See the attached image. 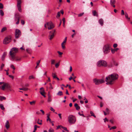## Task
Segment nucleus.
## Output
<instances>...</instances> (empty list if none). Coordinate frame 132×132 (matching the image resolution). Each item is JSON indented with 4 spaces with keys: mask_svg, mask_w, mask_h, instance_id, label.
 <instances>
[{
    "mask_svg": "<svg viewBox=\"0 0 132 132\" xmlns=\"http://www.w3.org/2000/svg\"><path fill=\"white\" fill-rule=\"evenodd\" d=\"M39 122V119H38L37 121V123L40 125H42V123L41 122Z\"/></svg>",
    "mask_w": 132,
    "mask_h": 132,
    "instance_id": "obj_45",
    "label": "nucleus"
},
{
    "mask_svg": "<svg viewBox=\"0 0 132 132\" xmlns=\"http://www.w3.org/2000/svg\"><path fill=\"white\" fill-rule=\"evenodd\" d=\"M47 121H48L49 120L51 123H52L53 122V121H51V119L49 117V115H48L47 116Z\"/></svg>",
    "mask_w": 132,
    "mask_h": 132,
    "instance_id": "obj_28",
    "label": "nucleus"
},
{
    "mask_svg": "<svg viewBox=\"0 0 132 132\" xmlns=\"http://www.w3.org/2000/svg\"><path fill=\"white\" fill-rule=\"evenodd\" d=\"M125 14L124 11L123 10H122L121 11V15H124Z\"/></svg>",
    "mask_w": 132,
    "mask_h": 132,
    "instance_id": "obj_52",
    "label": "nucleus"
},
{
    "mask_svg": "<svg viewBox=\"0 0 132 132\" xmlns=\"http://www.w3.org/2000/svg\"><path fill=\"white\" fill-rule=\"evenodd\" d=\"M17 6H21V0H17Z\"/></svg>",
    "mask_w": 132,
    "mask_h": 132,
    "instance_id": "obj_24",
    "label": "nucleus"
},
{
    "mask_svg": "<svg viewBox=\"0 0 132 132\" xmlns=\"http://www.w3.org/2000/svg\"><path fill=\"white\" fill-rule=\"evenodd\" d=\"M4 65L3 64H2L1 67V69L2 70L3 68L4 67Z\"/></svg>",
    "mask_w": 132,
    "mask_h": 132,
    "instance_id": "obj_46",
    "label": "nucleus"
},
{
    "mask_svg": "<svg viewBox=\"0 0 132 132\" xmlns=\"http://www.w3.org/2000/svg\"><path fill=\"white\" fill-rule=\"evenodd\" d=\"M52 101V99L51 98V96L49 95H48V98L47 100V102L50 103Z\"/></svg>",
    "mask_w": 132,
    "mask_h": 132,
    "instance_id": "obj_21",
    "label": "nucleus"
},
{
    "mask_svg": "<svg viewBox=\"0 0 132 132\" xmlns=\"http://www.w3.org/2000/svg\"><path fill=\"white\" fill-rule=\"evenodd\" d=\"M113 65L117 66L118 65V63L116 62L114 60L112 59L111 61L108 64V66L109 67H111Z\"/></svg>",
    "mask_w": 132,
    "mask_h": 132,
    "instance_id": "obj_8",
    "label": "nucleus"
},
{
    "mask_svg": "<svg viewBox=\"0 0 132 132\" xmlns=\"http://www.w3.org/2000/svg\"><path fill=\"white\" fill-rule=\"evenodd\" d=\"M9 76L10 78H12V79H14V77L13 76L11 75H9Z\"/></svg>",
    "mask_w": 132,
    "mask_h": 132,
    "instance_id": "obj_59",
    "label": "nucleus"
},
{
    "mask_svg": "<svg viewBox=\"0 0 132 132\" xmlns=\"http://www.w3.org/2000/svg\"><path fill=\"white\" fill-rule=\"evenodd\" d=\"M34 78V77L32 76H30L29 77V79H33Z\"/></svg>",
    "mask_w": 132,
    "mask_h": 132,
    "instance_id": "obj_60",
    "label": "nucleus"
},
{
    "mask_svg": "<svg viewBox=\"0 0 132 132\" xmlns=\"http://www.w3.org/2000/svg\"><path fill=\"white\" fill-rule=\"evenodd\" d=\"M49 85H50V87H49L50 88V89H53V87L52 86V84L51 83H50L49 84Z\"/></svg>",
    "mask_w": 132,
    "mask_h": 132,
    "instance_id": "obj_47",
    "label": "nucleus"
},
{
    "mask_svg": "<svg viewBox=\"0 0 132 132\" xmlns=\"http://www.w3.org/2000/svg\"><path fill=\"white\" fill-rule=\"evenodd\" d=\"M98 22L101 26L103 25V21L102 19H101L98 20Z\"/></svg>",
    "mask_w": 132,
    "mask_h": 132,
    "instance_id": "obj_16",
    "label": "nucleus"
},
{
    "mask_svg": "<svg viewBox=\"0 0 132 132\" xmlns=\"http://www.w3.org/2000/svg\"><path fill=\"white\" fill-rule=\"evenodd\" d=\"M0 15L3 16L4 15V13L3 11L2 10H0Z\"/></svg>",
    "mask_w": 132,
    "mask_h": 132,
    "instance_id": "obj_34",
    "label": "nucleus"
},
{
    "mask_svg": "<svg viewBox=\"0 0 132 132\" xmlns=\"http://www.w3.org/2000/svg\"><path fill=\"white\" fill-rule=\"evenodd\" d=\"M40 94L44 97H45L46 96L45 95V92L44 88L43 87H41L40 89Z\"/></svg>",
    "mask_w": 132,
    "mask_h": 132,
    "instance_id": "obj_14",
    "label": "nucleus"
},
{
    "mask_svg": "<svg viewBox=\"0 0 132 132\" xmlns=\"http://www.w3.org/2000/svg\"><path fill=\"white\" fill-rule=\"evenodd\" d=\"M93 15L94 16H98V15L96 11H92Z\"/></svg>",
    "mask_w": 132,
    "mask_h": 132,
    "instance_id": "obj_23",
    "label": "nucleus"
},
{
    "mask_svg": "<svg viewBox=\"0 0 132 132\" xmlns=\"http://www.w3.org/2000/svg\"><path fill=\"white\" fill-rule=\"evenodd\" d=\"M110 47V46L108 44H107L104 46L103 47V50L105 54H107L109 52Z\"/></svg>",
    "mask_w": 132,
    "mask_h": 132,
    "instance_id": "obj_7",
    "label": "nucleus"
},
{
    "mask_svg": "<svg viewBox=\"0 0 132 132\" xmlns=\"http://www.w3.org/2000/svg\"><path fill=\"white\" fill-rule=\"evenodd\" d=\"M93 81L96 85H99L104 82V81L103 79H94Z\"/></svg>",
    "mask_w": 132,
    "mask_h": 132,
    "instance_id": "obj_6",
    "label": "nucleus"
},
{
    "mask_svg": "<svg viewBox=\"0 0 132 132\" xmlns=\"http://www.w3.org/2000/svg\"><path fill=\"white\" fill-rule=\"evenodd\" d=\"M5 88L6 89L9 90L10 91L12 90L10 85L8 83H4L2 86L0 87V88L3 90H5Z\"/></svg>",
    "mask_w": 132,
    "mask_h": 132,
    "instance_id": "obj_3",
    "label": "nucleus"
},
{
    "mask_svg": "<svg viewBox=\"0 0 132 132\" xmlns=\"http://www.w3.org/2000/svg\"><path fill=\"white\" fill-rule=\"evenodd\" d=\"M59 116L60 119H62V117H61V113H59L58 114Z\"/></svg>",
    "mask_w": 132,
    "mask_h": 132,
    "instance_id": "obj_61",
    "label": "nucleus"
},
{
    "mask_svg": "<svg viewBox=\"0 0 132 132\" xmlns=\"http://www.w3.org/2000/svg\"><path fill=\"white\" fill-rule=\"evenodd\" d=\"M18 48L16 47H13L11 49L9 52V54L11 57V60L14 61L15 58V56L16 54L18 52Z\"/></svg>",
    "mask_w": 132,
    "mask_h": 132,
    "instance_id": "obj_2",
    "label": "nucleus"
},
{
    "mask_svg": "<svg viewBox=\"0 0 132 132\" xmlns=\"http://www.w3.org/2000/svg\"><path fill=\"white\" fill-rule=\"evenodd\" d=\"M57 52V53L59 54L60 55H61L62 54H63L62 52H61L59 51H58Z\"/></svg>",
    "mask_w": 132,
    "mask_h": 132,
    "instance_id": "obj_54",
    "label": "nucleus"
},
{
    "mask_svg": "<svg viewBox=\"0 0 132 132\" xmlns=\"http://www.w3.org/2000/svg\"><path fill=\"white\" fill-rule=\"evenodd\" d=\"M68 121L70 124H74L76 121L75 118L72 115L69 116L68 117Z\"/></svg>",
    "mask_w": 132,
    "mask_h": 132,
    "instance_id": "obj_5",
    "label": "nucleus"
},
{
    "mask_svg": "<svg viewBox=\"0 0 132 132\" xmlns=\"http://www.w3.org/2000/svg\"><path fill=\"white\" fill-rule=\"evenodd\" d=\"M97 65L100 67H106L107 66L106 61L103 60H100L97 62Z\"/></svg>",
    "mask_w": 132,
    "mask_h": 132,
    "instance_id": "obj_4",
    "label": "nucleus"
},
{
    "mask_svg": "<svg viewBox=\"0 0 132 132\" xmlns=\"http://www.w3.org/2000/svg\"><path fill=\"white\" fill-rule=\"evenodd\" d=\"M84 12L80 13L78 14V16L79 17H80L83 15L84 14Z\"/></svg>",
    "mask_w": 132,
    "mask_h": 132,
    "instance_id": "obj_43",
    "label": "nucleus"
},
{
    "mask_svg": "<svg viewBox=\"0 0 132 132\" xmlns=\"http://www.w3.org/2000/svg\"><path fill=\"white\" fill-rule=\"evenodd\" d=\"M62 21H63V23L64 24V23H65V18H63L62 19Z\"/></svg>",
    "mask_w": 132,
    "mask_h": 132,
    "instance_id": "obj_58",
    "label": "nucleus"
},
{
    "mask_svg": "<svg viewBox=\"0 0 132 132\" xmlns=\"http://www.w3.org/2000/svg\"><path fill=\"white\" fill-rule=\"evenodd\" d=\"M90 114H91V116H93L95 118L96 117V116H95L94 113H93V112L92 111H90Z\"/></svg>",
    "mask_w": 132,
    "mask_h": 132,
    "instance_id": "obj_35",
    "label": "nucleus"
},
{
    "mask_svg": "<svg viewBox=\"0 0 132 132\" xmlns=\"http://www.w3.org/2000/svg\"><path fill=\"white\" fill-rule=\"evenodd\" d=\"M47 25L48 26V29L49 30H51L54 27V24L51 21H50L47 23Z\"/></svg>",
    "mask_w": 132,
    "mask_h": 132,
    "instance_id": "obj_10",
    "label": "nucleus"
},
{
    "mask_svg": "<svg viewBox=\"0 0 132 132\" xmlns=\"http://www.w3.org/2000/svg\"><path fill=\"white\" fill-rule=\"evenodd\" d=\"M50 110L54 112L55 110L52 107L50 108Z\"/></svg>",
    "mask_w": 132,
    "mask_h": 132,
    "instance_id": "obj_53",
    "label": "nucleus"
},
{
    "mask_svg": "<svg viewBox=\"0 0 132 132\" xmlns=\"http://www.w3.org/2000/svg\"><path fill=\"white\" fill-rule=\"evenodd\" d=\"M55 31V30H54L50 32L49 35V37H50L49 38L50 40L52 39L54 37Z\"/></svg>",
    "mask_w": 132,
    "mask_h": 132,
    "instance_id": "obj_13",
    "label": "nucleus"
},
{
    "mask_svg": "<svg viewBox=\"0 0 132 132\" xmlns=\"http://www.w3.org/2000/svg\"><path fill=\"white\" fill-rule=\"evenodd\" d=\"M116 128V126H113L111 128H110V130H111L112 129H115Z\"/></svg>",
    "mask_w": 132,
    "mask_h": 132,
    "instance_id": "obj_57",
    "label": "nucleus"
},
{
    "mask_svg": "<svg viewBox=\"0 0 132 132\" xmlns=\"http://www.w3.org/2000/svg\"><path fill=\"white\" fill-rule=\"evenodd\" d=\"M74 106L75 107L76 110H78L80 109V107L77 103L75 104Z\"/></svg>",
    "mask_w": 132,
    "mask_h": 132,
    "instance_id": "obj_17",
    "label": "nucleus"
},
{
    "mask_svg": "<svg viewBox=\"0 0 132 132\" xmlns=\"http://www.w3.org/2000/svg\"><path fill=\"white\" fill-rule=\"evenodd\" d=\"M63 93L62 91H59L57 93V95H58L61 96L63 95Z\"/></svg>",
    "mask_w": 132,
    "mask_h": 132,
    "instance_id": "obj_26",
    "label": "nucleus"
},
{
    "mask_svg": "<svg viewBox=\"0 0 132 132\" xmlns=\"http://www.w3.org/2000/svg\"><path fill=\"white\" fill-rule=\"evenodd\" d=\"M21 35V32L20 30L17 29H16L15 30V35L16 38H18Z\"/></svg>",
    "mask_w": 132,
    "mask_h": 132,
    "instance_id": "obj_9",
    "label": "nucleus"
},
{
    "mask_svg": "<svg viewBox=\"0 0 132 132\" xmlns=\"http://www.w3.org/2000/svg\"><path fill=\"white\" fill-rule=\"evenodd\" d=\"M19 89L20 90H22L24 91H27L28 89V88L24 87L21 88H19Z\"/></svg>",
    "mask_w": 132,
    "mask_h": 132,
    "instance_id": "obj_27",
    "label": "nucleus"
},
{
    "mask_svg": "<svg viewBox=\"0 0 132 132\" xmlns=\"http://www.w3.org/2000/svg\"><path fill=\"white\" fill-rule=\"evenodd\" d=\"M21 58L18 56H15V58L14 60H15V61H19L21 60Z\"/></svg>",
    "mask_w": 132,
    "mask_h": 132,
    "instance_id": "obj_19",
    "label": "nucleus"
},
{
    "mask_svg": "<svg viewBox=\"0 0 132 132\" xmlns=\"http://www.w3.org/2000/svg\"><path fill=\"white\" fill-rule=\"evenodd\" d=\"M66 42L65 41H63L61 44V46L62 48L64 50L65 49V47L64 45V44L66 43Z\"/></svg>",
    "mask_w": 132,
    "mask_h": 132,
    "instance_id": "obj_20",
    "label": "nucleus"
},
{
    "mask_svg": "<svg viewBox=\"0 0 132 132\" xmlns=\"http://www.w3.org/2000/svg\"><path fill=\"white\" fill-rule=\"evenodd\" d=\"M116 0H111L110 1V3L111 5H113L114 4L116 3Z\"/></svg>",
    "mask_w": 132,
    "mask_h": 132,
    "instance_id": "obj_22",
    "label": "nucleus"
},
{
    "mask_svg": "<svg viewBox=\"0 0 132 132\" xmlns=\"http://www.w3.org/2000/svg\"><path fill=\"white\" fill-rule=\"evenodd\" d=\"M6 99V98L4 96H0V100L1 101H2L3 100H5Z\"/></svg>",
    "mask_w": 132,
    "mask_h": 132,
    "instance_id": "obj_25",
    "label": "nucleus"
},
{
    "mask_svg": "<svg viewBox=\"0 0 132 132\" xmlns=\"http://www.w3.org/2000/svg\"><path fill=\"white\" fill-rule=\"evenodd\" d=\"M78 114L80 116H82L84 117H85V116L83 114H81L80 112H78Z\"/></svg>",
    "mask_w": 132,
    "mask_h": 132,
    "instance_id": "obj_51",
    "label": "nucleus"
},
{
    "mask_svg": "<svg viewBox=\"0 0 132 132\" xmlns=\"http://www.w3.org/2000/svg\"><path fill=\"white\" fill-rule=\"evenodd\" d=\"M61 128L63 129L64 130H65L66 131H67L68 132H69L68 130L67 129V128L65 127H63L62 126H61Z\"/></svg>",
    "mask_w": 132,
    "mask_h": 132,
    "instance_id": "obj_29",
    "label": "nucleus"
},
{
    "mask_svg": "<svg viewBox=\"0 0 132 132\" xmlns=\"http://www.w3.org/2000/svg\"><path fill=\"white\" fill-rule=\"evenodd\" d=\"M52 76L53 77V78H56V76L55 75L54 73H52Z\"/></svg>",
    "mask_w": 132,
    "mask_h": 132,
    "instance_id": "obj_41",
    "label": "nucleus"
},
{
    "mask_svg": "<svg viewBox=\"0 0 132 132\" xmlns=\"http://www.w3.org/2000/svg\"><path fill=\"white\" fill-rule=\"evenodd\" d=\"M10 67L13 69L14 70L15 69V68L14 66L12 64L10 66Z\"/></svg>",
    "mask_w": 132,
    "mask_h": 132,
    "instance_id": "obj_38",
    "label": "nucleus"
},
{
    "mask_svg": "<svg viewBox=\"0 0 132 132\" xmlns=\"http://www.w3.org/2000/svg\"><path fill=\"white\" fill-rule=\"evenodd\" d=\"M7 54V53L6 52H4L3 55H2V60L3 61H4V60L5 58V56Z\"/></svg>",
    "mask_w": 132,
    "mask_h": 132,
    "instance_id": "obj_18",
    "label": "nucleus"
},
{
    "mask_svg": "<svg viewBox=\"0 0 132 132\" xmlns=\"http://www.w3.org/2000/svg\"><path fill=\"white\" fill-rule=\"evenodd\" d=\"M7 28L6 27H3L1 30V32H2L6 30Z\"/></svg>",
    "mask_w": 132,
    "mask_h": 132,
    "instance_id": "obj_33",
    "label": "nucleus"
},
{
    "mask_svg": "<svg viewBox=\"0 0 132 132\" xmlns=\"http://www.w3.org/2000/svg\"><path fill=\"white\" fill-rule=\"evenodd\" d=\"M60 12H58L57 14L56 17L57 18H58L60 16Z\"/></svg>",
    "mask_w": 132,
    "mask_h": 132,
    "instance_id": "obj_39",
    "label": "nucleus"
},
{
    "mask_svg": "<svg viewBox=\"0 0 132 132\" xmlns=\"http://www.w3.org/2000/svg\"><path fill=\"white\" fill-rule=\"evenodd\" d=\"M36 114L38 115H39L40 114V113L39 111H37L36 112Z\"/></svg>",
    "mask_w": 132,
    "mask_h": 132,
    "instance_id": "obj_64",
    "label": "nucleus"
},
{
    "mask_svg": "<svg viewBox=\"0 0 132 132\" xmlns=\"http://www.w3.org/2000/svg\"><path fill=\"white\" fill-rule=\"evenodd\" d=\"M15 20H17V22H16V24H18L19 23V20L20 17V16L18 13H16L15 14Z\"/></svg>",
    "mask_w": 132,
    "mask_h": 132,
    "instance_id": "obj_12",
    "label": "nucleus"
},
{
    "mask_svg": "<svg viewBox=\"0 0 132 132\" xmlns=\"http://www.w3.org/2000/svg\"><path fill=\"white\" fill-rule=\"evenodd\" d=\"M40 111H41L43 115H44L45 114V112L44 111L42 110H40Z\"/></svg>",
    "mask_w": 132,
    "mask_h": 132,
    "instance_id": "obj_55",
    "label": "nucleus"
},
{
    "mask_svg": "<svg viewBox=\"0 0 132 132\" xmlns=\"http://www.w3.org/2000/svg\"><path fill=\"white\" fill-rule=\"evenodd\" d=\"M3 8V5L2 3H0V9H2Z\"/></svg>",
    "mask_w": 132,
    "mask_h": 132,
    "instance_id": "obj_42",
    "label": "nucleus"
},
{
    "mask_svg": "<svg viewBox=\"0 0 132 132\" xmlns=\"http://www.w3.org/2000/svg\"><path fill=\"white\" fill-rule=\"evenodd\" d=\"M54 129L52 128H50L48 130V132H54Z\"/></svg>",
    "mask_w": 132,
    "mask_h": 132,
    "instance_id": "obj_37",
    "label": "nucleus"
},
{
    "mask_svg": "<svg viewBox=\"0 0 132 132\" xmlns=\"http://www.w3.org/2000/svg\"><path fill=\"white\" fill-rule=\"evenodd\" d=\"M125 16L126 18L128 19H130V18H128V15L127 13L126 12H125Z\"/></svg>",
    "mask_w": 132,
    "mask_h": 132,
    "instance_id": "obj_40",
    "label": "nucleus"
},
{
    "mask_svg": "<svg viewBox=\"0 0 132 132\" xmlns=\"http://www.w3.org/2000/svg\"><path fill=\"white\" fill-rule=\"evenodd\" d=\"M118 75L115 73H113L106 77L105 81L107 82L106 84L108 85L113 84L115 81L118 78Z\"/></svg>",
    "mask_w": 132,
    "mask_h": 132,
    "instance_id": "obj_1",
    "label": "nucleus"
},
{
    "mask_svg": "<svg viewBox=\"0 0 132 132\" xmlns=\"http://www.w3.org/2000/svg\"><path fill=\"white\" fill-rule=\"evenodd\" d=\"M19 11L20 12H21L22 10L21 8V6H17Z\"/></svg>",
    "mask_w": 132,
    "mask_h": 132,
    "instance_id": "obj_36",
    "label": "nucleus"
},
{
    "mask_svg": "<svg viewBox=\"0 0 132 132\" xmlns=\"http://www.w3.org/2000/svg\"><path fill=\"white\" fill-rule=\"evenodd\" d=\"M117 46V44H114L113 45V47L114 48H116Z\"/></svg>",
    "mask_w": 132,
    "mask_h": 132,
    "instance_id": "obj_56",
    "label": "nucleus"
},
{
    "mask_svg": "<svg viewBox=\"0 0 132 132\" xmlns=\"http://www.w3.org/2000/svg\"><path fill=\"white\" fill-rule=\"evenodd\" d=\"M59 65V63H57L55 64V67L56 68H57Z\"/></svg>",
    "mask_w": 132,
    "mask_h": 132,
    "instance_id": "obj_44",
    "label": "nucleus"
},
{
    "mask_svg": "<svg viewBox=\"0 0 132 132\" xmlns=\"http://www.w3.org/2000/svg\"><path fill=\"white\" fill-rule=\"evenodd\" d=\"M0 108L2 110L5 109V108L4 107L3 105L2 104H0Z\"/></svg>",
    "mask_w": 132,
    "mask_h": 132,
    "instance_id": "obj_31",
    "label": "nucleus"
},
{
    "mask_svg": "<svg viewBox=\"0 0 132 132\" xmlns=\"http://www.w3.org/2000/svg\"><path fill=\"white\" fill-rule=\"evenodd\" d=\"M21 24H22L23 25H24V21L23 20H21Z\"/></svg>",
    "mask_w": 132,
    "mask_h": 132,
    "instance_id": "obj_50",
    "label": "nucleus"
},
{
    "mask_svg": "<svg viewBox=\"0 0 132 132\" xmlns=\"http://www.w3.org/2000/svg\"><path fill=\"white\" fill-rule=\"evenodd\" d=\"M34 131H36L37 130V126L35 125L34 126Z\"/></svg>",
    "mask_w": 132,
    "mask_h": 132,
    "instance_id": "obj_49",
    "label": "nucleus"
},
{
    "mask_svg": "<svg viewBox=\"0 0 132 132\" xmlns=\"http://www.w3.org/2000/svg\"><path fill=\"white\" fill-rule=\"evenodd\" d=\"M29 102L30 105H33L35 104L36 101H33L32 102Z\"/></svg>",
    "mask_w": 132,
    "mask_h": 132,
    "instance_id": "obj_30",
    "label": "nucleus"
},
{
    "mask_svg": "<svg viewBox=\"0 0 132 132\" xmlns=\"http://www.w3.org/2000/svg\"><path fill=\"white\" fill-rule=\"evenodd\" d=\"M105 110L106 112L107 113V114H109V109L108 108H106V109Z\"/></svg>",
    "mask_w": 132,
    "mask_h": 132,
    "instance_id": "obj_48",
    "label": "nucleus"
},
{
    "mask_svg": "<svg viewBox=\"0 0 132 132\" xmlns=\"http://www.w3.org/2000/svg\"><path fill=\"white\" fill-rule=\"evenodd\" d=\"M51 64H54L55 62V60L52 59L51 60Z\"/></svg>",
    "mask_w": 132,
    "mask_h": 132,
    "instance_id": "obj_32",
    "label": "nucleus"
},
{
    "mask_svg": "<svg viewBox=\"0 0 132 132\" xmlns=\"http://www.w3.org/2000/svg\"><path fill=\"white\" fill-rule=\"evenodd\" d=\"M40 60H39L37 62V65H39V64L40 62Z\"/></svg>",
    "mask_w": 132,
    "mask_h": 132,
    "instance_id": "obj_62",
    "label": "nucleus"
},
{
    "mask_svg": "<svg viewBox=\"0 0 132 132\" xmlns=\"http://www.w3.org/2000/svg\"><path fill=\"white\" fill-rule=\"evenodd\" d=\"M11 41L10 36L5 38L4 40L3 43L4 44H6L9 43Z\"/></svg>",
    "mask_w": 132,
    "mask_h": 132,
    "instance_id": "obj_11",
    "label": "nucleus"
},
{
    "mask_svg": "<svg viewBox=\"0 0 132 132\" xmlns=\"http://www.w3.org/2000/svg\"><path fill=\"white\" fill-rule=\"evenodd\" d=\"M104 120L105 122H106V120L107 121H108V120L106 118H105V119H104Z\"/></svg>",
    "mask_w": 132,
    "mask_h": 132,
    "instance_id": "obj_63",
    "label": "nucleus"
},
{
    "mask_svg": "<svg viewBox=\"0 0 132 132\" xmlns=\"http://www.w3.org/2000/svg\"><path fill=\"white\" fill-rule=\"evenodd\" d=\"M5 127L7 129H8L10 127V124L8 120H7L5 123Z\"/></svg>",
    "mask_w": 132,
    "mask_h": 132,
    "instance_id": "obj_15",
    "label": "nucleus"
}]
</instances>
